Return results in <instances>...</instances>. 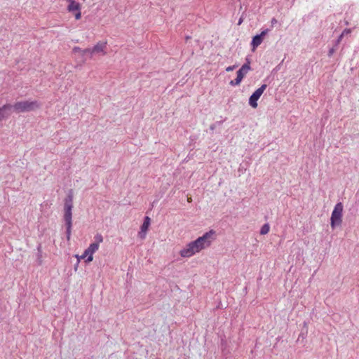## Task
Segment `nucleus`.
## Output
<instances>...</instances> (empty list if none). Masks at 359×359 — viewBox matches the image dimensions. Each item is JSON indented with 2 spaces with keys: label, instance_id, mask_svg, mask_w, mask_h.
<instances>
[{
  "label": "nucleus",
  "instance_id": "obj_1",
  "mask_svg": "<svg viewBox=\"0 0 359 359\" xmlns=\"http://www.w3.org/2000/svg\"><path fill=\"white\" fill-rule=\"evenodd\" d=\"M216 238L215 231L210 230L202 236L198 237L194 241L189 243L185 248L180 251L182 257H191L203 249L210 246L212 241Z\"/></svg>",
  "mask_w": 359,
  "mask_h": 359
},
{
  "label": "nucleus",
  "instance_id": "obj_2",
  "mask_svg": "<svg viewBox=\"0 0 359 359\" xmlns=\"http://www.w3.org/2000/svg\"><path fill=\"white\" fill-rule=\"evenodd\" d=\"M16 112H25L33 111L39 107V104L36 101H22L15 103L12 106Z\"/></svg>",
  "mask_w": 359,
  "mask_h": 359
},
{
  "label": "nucleus",
  "instance_id": "obj_3",
  "mask_svg": "<svg viewBox=\"0 0 359 359\" xmlns=\"http://www.w3.org/2000/svg\"><path fill=\"white\" fill-rule=\"evenodd\" d=\"M73 208V195L72 194H69L65 201V207H64V219L66 222V224H72V210Z\"/></svg>",
  "mask_w": 359,
  "mask_h": 359
},
{
  "label": "nucleus",
  "instance_id": "obj_4",
  "mask_svg": "<svg viewBox=\"0 0 359 359\" xmlns=\"http://www.w3.org/2000/svg\"><path fill=\"white\" fill-rule=\"evenodd\" d=\"M343 212V205L341 203H338L335 205L334 208L331 215V226L334 228L336 225H339L341 222Z\"/></svg>",
  "mask_w": 359,
  "mask_h": 359
},
{
  "label": "nucleus",
  "instance_id": "obj_5",
  "mask_svg": "<svg viewBox=\"0 0 359 359\" xmlns=\"http://www.w3.org/2000/svg\"><path fill=\"white\" fill-rule=\"evenodd\" d=\"M66 1L68 3L67 8V11L74 15L76 20H80L81 18V5L75 0Z\"/></svg>",
  "mask_w": 359,
  "mask_h": 359
},
{
  "label": "nucleus",
  "instance_id": "obj_6",
  "mask_svg": "<svg viewBox=\"0 0 359 359\" xmlns=\"http://www.w3.org/2000/svg\"><path fill=\"white\" fill-rule=\"evenodd\" d=\"M267 87L266 84H262L259 88H257L250 97L249 98V104L253 107L256 108L257 107V100L259 99L264 91L266 90Z\"/></svg>",
  "mask_w": 359,
  "mask_h": 359
},
{
  "label": "nucleus",
  "instance_id": "obj_7",
  "mask_svg": "<svg viewBox=\"0 0 359 359\" xmlns=\"http://www.w3.org/2000/svg\"><path fill=\"white\" fill-rule=\"evenodd\" d=\"M107 41H98L88 52L93 53V55L100 54L105 55L107 54Z\"/></svg>",
  "mask_w": 359,
  "mask_h": 359
},
{
  "label": "nucleus",
  "instance_id": "obj_8",
  "mask_svg": "<svg viewBox=\"0 0 359 359\" xmlns=\"http://www.w3.org/2000/svg\"><path fill=\"white\" fill-rule=\"evenodd\" d=\"M269 32V29H266L263 30L259 34H257L252 38L251 46H252L253 50L262 43L264 37L268 34Z\"/></svg>",
  "mask_w": 359,
  "mask_h": 359
},
{
  "label": "nucleus",
  "instance_id": "obj_9",
  "mask_svg": "<svg viewBox=\"0 0 359 359\" xmlns=\"http://www.w3.org/2000/svg\"><path fill=\"white\" fill-rule=\"evenodd\" d=\"M150 222H151L150 218L148 216L145 217L144 222L141 226V230L138 233V236L141 239L145 238L147 232L149 225H150Z\"/></svg>",
  "mask_w": 359,
  "mask_h": 359
},
{
  "label": "nucleus",
  "instance_id": "obj_10",
  "mask_svg": "<svg viewBox=\"0 0 359 359\" xmlns=\"http://www.w3.org/2000/svg\"><path fill=\"white\" fill-rule=\"evenodd\" d=\"M12 106L10 104H6L0 109V121L8 117L11 114V109Z\"/></svg>",
  "mask_w": 359,
  "mask_h": 359
},
{
  "label": "nucleus",
  "instance_id": "obj_11",
  "mask_svg": "<svg viewBox=\"0 0 359 359\" xmlns=\"http://www.w3.org/2000/svg\"><path fill=\"white\" fill-rule=\"evenodd\" d=\"M250 69V63H245L237 71L236 75L243 79Z\"/></svg>",
  "mask_w": 359,
  "mask_h": 359
},
{
  "label": "nucleus",
  "instance_id": "obj_12",
  "mask_svg": "<svg viewBox=\"0 0 359 359\" xmlns=\"http://www.w3.org/2000/svg\"><path fill=\"white\" fill-rule=\"evenodd\" d=\"M351 32V29H345L337 39L335 42V46H337L342 41V39L344 36L350 34Z\"/></svg>",
  "mask_w": 359,
  "mask_h": 359
},
{
  "label": "nucleus",
  "instance_id": "obj_13",
  "mask_svg": "<svg viewBox=\"0 0 359 359\" xmlns=\"http://www.w3.org/2000/svg\"><path fill=\"white\" fill-rule=\"evenodd\" d=\"M99 245L97 243H91L89 247L87 248L90 253L94 254L99 249Z\"/></svg>",
  "mask_w": 359,
  "mask_h": 359
},
{
  "label": "nucleus",
  "instance_id": "obj_14",
  "mask_svg": "<svg viewBox=\"0 0 359 359\" xmlns=\"http://www.w3.org/2000/svg\"><path fill=\"white\" fill-rule=\"evenodd\" d=\"M269 229H270V226H269V224H264L260 229V234L265 235V234L268 233L269 231Z\"/></svg>",
  "mask_w": 359,
  "mask_h": 359
},
{
  "label": "nucleus",
  "instance_id": "obj_15",
  "mask_svg": "<svg viewBox=\"0 0 359 359\" xmlns=\"http://www.w3.org/2000/svg\"><path fill=\"white\" fill-rule=\"evenodd\" d=\"M72 51L74 53L79 54L80 57H84L83 49H81V48L76 46L72 49Z\"/></svg>",
  "mask_w": 359,
  "mask_h": 359
},
{
  "label": "nucleus",
  "instance_id": "obj_16",
  "mask_svg": "<svg viewBox=\"0 0 359 359\" xmlns=\"http://www.w3.org/2000/svg\"><path fill=\"white\" fill-rule=\"evenodd\" d=\"M94 238L95 241V242L94 243H97L99 246H100V243L103 242V237L100 233H97L95 236Z\"/></svg>",
  "mask_w": 359,
  "mask_h": 359
},
{
  "label": "nucleus",
  "instance_id": "obj_17",
  "mask_svg": "<svg viewBox=\"0 0 359 359\" xmlns=\"http://www.w3.org/2000/svg\"><path fill=\"white\" fill-rule=\"evenodd\" d=\"M92 50V48L83 49L84 57H88V58H92L93 57V55H94L93 53L88 52V50Z\"/></svg>",
  "mask_w": 359,
  "mask_h": 359
},
{
  "label": "nucleus",
  "instance_id": "obj_18",
  "mask_svg": "<svg viewBox=\"0 0 359 359\" xmlns=\"http://www.w3.org/2000/svg\"><path fill=\"white\" fill-rule=\"evenodd\" d=\"M85 252H86V255H88V258L86 260V262L88 263V262H92L93 260V254L90 253L88 249H86L85 250Z\"/></svg>",
  "mask_w": 359,
  "mask_h": 359
},
{
  "label": "nucleus",
  "instance_id": "obj_19",
  "mask_svg": "<svg viewBox=\"0 0 359 359\" xmlns=\"http://www.w3.org/2000/svg\"><path fill=\"white\" fill-rule=\"evenodd\" d=\"M241 81H242V79L236 75V78L234 80L231 81L230 84L231 86L238 85Z\"/></svg>",
  "mask_w": 359,
  "mask_h": 359
},
{
  "label": "nucleus",
  "instance_id": "obj_20",
  "mask_svg": "<svg viewBox=\"0 0 359 359\" xmlns=\"http://www.w3.org/2000/svg\"><path fill=\"white\" fill-rule=\"evenodd\" d=\"M66 226H67V234H69V236H71L72 224H66Z\"/></svg>",
  "mask_w": 359,
  "mask_h": 359
},
{
  "label": "nucleus",
  "instance_id": "obj_21",
  "mask_svg": "<svg viewBox=\"0 0 359 359\" xmlns=\"http://www.w3.org/2000/svg\"><path fill=\"white\" fill-rule=\"evenodd\" d=\"M335 50H336V48H335L334 47H333V48H330V49L329 50V52H328V56H329V57H331V56L334 54V53L335 52Z\"/></svg>",
  "mask_w": 359,
  "mask_h": 359
},
{
  "label": "nucleus",
  "instance_id": "obj_22",
  "mask_svg": "<svg viewBox=\"0 0 359 359\" xmlns=\"http://www.w3.org/2000/svg\"><path fill=\"white\" fill-rule=\"evenodd\" d=\"M271 25H272V26H273V25H275V24H276V23H277V20H276V18H272V19H271Z\"/></svg>",
  "mask_w": 359,
  "mask_h": 359
},
{
  "label": "nucleus",
  "instance_id": "obj_23",
  "mask_svg": "<svg viewBox=\"0 0 359 359\" xmlns=\"http://www.w3.org/2000/svg\"><path fill=\"white\" fill-rule=\"evenodd\" d=\"M86 257H87V258H88V255H86V252L84 251L83 254L82 255H81V256L79 257V258L84 259V258H86Z\"/></svg>",
  "mask_w": 359,
  "mask_h": 359
},
{
  "label": "nucleus",
  "instance_id": "obj_24",
  "mask_svg": "<svg viewBox=\"0 0 359 359\" xmlns=\"http://www.w3.org/2000/svg\"><path fill=\"white\" fill-rule=\"evenodd\" d=\"M80 256L81 255H76V257L78 259V262H79L82 259V258H79Z\"/></svg>",
  "mask_w": 359,
  "mask_h": 359
},
{
  "label": "nucleus",
  "instance_id": "obj_25",
  "mask_svg": "<svg viewBox=\"0 0 359 359\" xmlns=\"http://www.w3.org/2000/svg\"><path fill=\"white\" fill-rule=\"evenodd\" d=\"M231 70H232V67H229L226 68V72H229V71H231Z\"/></svg>",
  "mask_w": 359,
  "mask_h": 359
},
{
  "label": "nucleus",
  "instance_id": "obj_26",
  "mask_svg": "<svg viewBox=\"0 0 359 359\" xmlns=\"http://www.w3.org/2000/svg\"><path fill=\"white\" fill-rule=\"evenodd\" d=\"M67 240H69L70 239V236H69V234H67Z\"/></svg>",
  "mask_w": 359,
  "mask_h": 359
},
{
  "label": "nucleus",
  "instance_id": "obj_27",
  "mask_svg": "<svg viewBox=\"0 0 359 359\" xmlns=\"http://www.w3.org/2000/svg\"><path fill=\"white\" fill-rule=\"evenodd\" d=\"M242 22V19L239 20L238 25H240Z\"/></svg>",
  "mask_w": 359,
  "mask_h": 359
}]
</instances>
